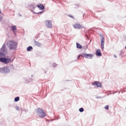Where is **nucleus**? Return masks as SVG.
Segmentation results:
<instances>
[{
  "mask_svg": "<svg viewBox=\"0 0 126 126\" xmlns=\"http://www.w3.org/2000/svg\"><path fill=\"white\" fill-rule=\"evenodd\" d=\"M105 109L106 110H109V106H108V105H106V106H105Z\"/></svg>",
  "mask_w": 126,
  "mask_h": 126,
  "instance_id": "nucleus-24",
  "label": "nucleus"
},
{
  "mask_svg": "<svg viewBox=\"0 0 126 126\" xmlns=\"http://www.w3.org/2000/svg\"><path fill=\"white\" fill-rule=\"evenodd\" d=\"M21 111H22V112H23V111H25V112H26V110H23L22 109H21Z\"/></svg>",
  "mask_w": 126,
  "mask_h": 126,
  "instance_id": "nucleus-30",
  "label": "nucleus"
},
{
  "mask_svg": "<svg viewBox=\"0 0 126 126\" xmlns=\"http://www.w3.org/2000/svg\"><path fill=\"white\" fill-rule=\"evenodd\" d=\"M10 28L14 33V35L16 36V32L17 31V28L16 27V26H12L10 27Z\"/></svg>",
  "mask_w": 126,
  "mask_h": 126,
  "instance_id": "nucleus-9",
  "label": "nucleus"
},
{
  "mask_svg": "<svg viewBox=\"0 0 126 126\" xmlns=\"http://www.w3.org/2000/svg\"><path fill=\"white\" fill-rule=\"evenodd\" d=\"M27 51L28 52H30V51H31V50H33V47L32 46H29L27 48Z\"/></svg>",
  "mask_w": 126,
  "mask_h": 126,
  "instance_id": "nucleus-17",
  "label": "nucleus"
},
{
  "mask_svg": "<svg viewBox=\"0 0 126 126\" xmlns=\"http://www.w3.org/2000/svg\"><path fill=\"white\" fill-rule=\"evenodd\" d=\"M6 54V47H5V44H3L1 48L0 49V56H5Z\"/></svg>",
  "mask_w": 126,
  "mask_h": 126,
  "instance_id": "nucleus-5",
  "label": "nucleus"
},
{
  "mask_svg": "<svg viewBox=\"0 0 126 126\" xmlns=\"http://www.w3.org/2000/svg\"><path fill=\"white\" fill-rule=\"evenodd\" d=\"M34 45L37 46V47H40V46H41V43L36 40H34Z\"/></svg>",
  "mask_w": 126,
  "mask_h": 126,
  "instance_id": "nucleus-14",
  "label": "nucleus"
},
{
  "mask_svg": "<svg viewBox=\"0 0 126 126\" xmlns=\"http://www.w3.org/2000/svg\"><path fill=\"white\" fill-rule=\"evenodd\" d=\"M11 59L10 58H0V62L4 63V64H7L9 63H11Z\"/></svg>",
  "mask_w": 126,
  "mask_h": 126,
  "instance_id": "nucleus-4",
  "label": "nucleus"
},
{
  "mask_svg": "<svg viewBox=\"0 0 126 126\" xmlns=\"http://www.w3.org/2000/svg\"><path fill=\"white\" fill-rule=\"evenodd\" d=\"M122 54H124V52H123Z\"/></svg>",
  "mask_w": 126,
  "mask_h": 126,
  "instance_id": "nucleus-37",
  "label": "nucleus"
},
{
  "mask_svg": "<svg viewBox=\"0 0 126 126\" xmlns=\"http://www.w3.org/2000/svg\"><path fill=\"white\" fill-rule=\"evenodd\" d=\"M125 49H126V47H125Z\"/></svg>",
  "mask_w": 126,
  "mask_h": 126,
  "instance_id": "nucleus-36",
  "label": "nucleus"
},
{
  "mask_svg": "<svg viewBox=\"0 0 126 126\" xmlns=\"http://www.w3.org/2000/svg\"><path fill=\"white\" fill-rule=\"evenodd\" d=\"M36 113L37 116H38L39 118H41V119L45 118V117L47 116L46 112H45V111H44V110H43L42 108H38L36 109Z\"/></svg>",
  "mask_w": 126,
  "mask_h": 126,
  "instance_id": "nucleus-2",
  "label": "nucleus"
},
{
  "mask_svg": "<svg viewBox=\"0 0 126 126\" xmlns=\"http://www.w3.org/2000/svg\"><path fill=\"white\" fill-rule=\"evenodd\" d=\"M45 24L47 28H52V21L47 20L45 21Z\"/></svg>",
  "mask_w": 126,
  "mask_h": 126,
  "instance_id": "nucleus-8",
  "label": "nucleus"
},
{
  "mask_svg": "<svg viewBox=\"0 0 126 126\" xmlns=\"http://www.w3.org/2000/svg\"><path fill=\"white\" fill-rule=\"evenodd\" d=\"M76 48L77 49H82V46L78 43H76Z\"/></svg>",
  "mask_w": 126,
  "mask_h": 126,
  "instance_id": "nucleus-15",
  "label": "nucleus"
},
{
  "mask_svg": "<svg viewBox=\"0 0 126 126\" xmlns=\"http://www.w3.org/2000/svg\"><path fill=\"white\" fill-rule=\"evenodd\" d=\"M105 44V38L102 37L101 40V48L102 51L104 50V45Z\"/></svg>",
  "mask_w": 126,
  "mask_h": 126,
  "instance_id": "nucleus-11",
  "label": "nucleus"
},
{
  "mask_svg": "<svg viewBox=\"0 0 126 126\" xmlns=\"http://www.w3.org/2000/svg\"><path fill=\"white\" fill-rule=\"evenodd\" d=\"M16 109L17 110V111H19V106H16Z\"/></svg>",
  "mask_w": 126,
  "mask_h": 126,
  "instance_id": "nucleus-26",
  "label": "nucleus"
},
{
  "mask_svg": "<svg viewBox=\"0 0 126 126\" xmlns=\"http://www.w3.org/2000/svg\"><path fill=\"white\" fill-rule=\"evenodd\" d=\"M92 85L94 86H97V87L101 88L102 87V84H101L99 82L95 81L92 83Z\"/></svg>",
  "mask_w": 126,
  "mask_h": 126,
  "instance_id": "nucleus-10",
  "label": "nucleus"
},
{
  "mask_svg": "<svg viewBox=\"0 0 126 126\" xmlns=\"http://www.w3.org/2000/svg\"><path fill=\"white\" fill-rule=\"evenodd\" d=\"M73 27L75 29H82V28H84V27L80 25V24H75L73 25Z\"/></svg>",
  "mask_w": 126,
  "mask_h": 126,
  "instance_id": "nucleus-7",
  "label": "nucleus"
},
{
  "mask_svg": "<svg viewBox=\"0 0 126 126\" xmlns=\"http://www.w3.org/2000/svg\"><path fill=\"white\" fill-rule=\"evenodd\" d=\"M43 12H44V11H41V12H39L38 13L33 12V13H35V14H42V13H43Z\"/></svg>",
  "mask_w": 126,
  "mask_h": 126,
  "instance_id": "nucleus-21",
  "label": "nucleus"
},
{
  "mask_svg": "<svg viewBox=\"0 0 126 126\" xmlns=\"http://www.w3.org/2000/svg\"><path fill=\"white\" fill-rule=\"evenodd\" d=\"M6 45L7 48L11 51H15L17 49L18 43L14 40H9L7 41Z\"/></svg>",
  "mask_w": 126,
  "mask_h": 126,
  "instance_id": "nucleus-1",
  "label": "nucleus"
},
{
  "mask_svg": "<svg viewBox=\"0 0 126 126\" xmlns=\"http://www.w3.org/2000/svg\"><path fill=\"white\" fill-rule=\"evenodd\" d=\"M36 7H38L40 10H43V9H45V7L42 4L40 5H36Z\"/></svg>",
  "mask_w": 126,
  "mask_h": 126,
  "instance_id": "nucleus-13",
  "label": "nucleus"
},
{
  "mask_svg": "<svg viewBox=\"0 0 126 126\" xmlns=\"http://www.w3.org/2000/svg\"><path fill=\"white\" fill-rule=\"evenodd\" d=\"M0 14H1V11L0 10Z\"/></svg>",
  "mask_w": 126,
  "mask_h": 126,
  "instance_id": "nucleus-33",
  "label": "nucleus"
},
{
  "mask_svg": "<svg viewBox=\"0 0 126 126\" xmlns=\"http://www.w3.org/2000/svg\"><path fill=\"white\" fill-rule=\"evenodd\" d=\"M24 80L25 83H29V80H28V79L25 78L24 79Z\"/></svg>",
  "mask_w": 126,
  "mask_h": 126,
  "instance_id": "nucleus-20",
  "label": "nucleus"
},
{
  "mask_svg": "<svg viewBox=\"0 0 126 126\" xmlns=\"http://www.w3.org/2000/svg\"><path fill=\"white\" fill-rule=\"evenodd\" d=\"M82 58H85V59H88L90 60L93 59V55L87 53H83Z\"/></svg>",
  "mask_w": 126,
  "mask_h": 126,
  "instance_id": "nucleus-6",
  "label": "nucleus"
},
{
  "mask_svg": "<svg viewBox=\"0 0 126 126\" xmlns=\"http://www.w3.org/2000/svg\"><path fill=\"white\" fill-rule=\"evenodd\" d=\"M86 38H87V39H88V35H86Z\"/></svg>",
  "mask_w": 126,
  "mask_h": 126,
  "instance_id": "nucleus-31",
  "label": "nucleus"
},
{
  "mask_svg": "<svg viewBox=\"0 0 126 126\" xmlns=\"http://www.w3.org/2000/svg\"><path fill=\"white\" fill-rule=\"evenodd\" d=\"M10 72V69L8 66H4L3 67H0V73H8Z\"/></svg>",
  "mask_w": 126,
  "mask_h": 126,
  "instance_id": "nucleus-3",
  "label": "nucleus"
},
{
  "mask_svg": "<svg viewBox=\"0 0 126 126\" xmlns=\"http://www.w3.org/2000/svg\"><path fill=\"white\" fill-rule=\"evenodd\" d=\"M124 92H126V88H124Z\"/></svg>",
  "mask_w": 126,
  "mask_h": 126,
  "instance_id": "nucleus-29",
  "label": "nucleus"
},
{
  "mask_svg": "<svg viewBox=\"0 0 126 126\" xmlns=\"http://www.w3.org/2000/svg\"><path fill=\"white\" fill-rule=\"evenodd\" d=\"M31 76H32V77H33V75H32Z\"/></svg>",
  "mask_w": 126,
  "mask_h": 126,
  "instance_id": "nucleus-35",
  "label": "nucleus"
},
{
  "mask_svg": "<svg viewBox=\"0 0 126 126\" xmlns=\"http://www.w3.org/2000/svg\"><path fill=\"white\" fill-rule=\"evenodd\" d=\"M114 58H117V56H116V55H114Z\"/></svg>",
  "mask_w": 126,
  "mask_h": 126,
  "instance_id": "nucleus-32",
  "label": "nucleus"
},
{
  "mask_svg": "<svg viewBox=\"0 0 126 126\" xmlns=\"http://www.w3.org/2000/svg\"><path fill=\"white\" fill-rule=\"evenodd\" d=\"M69 17H71V18H74V17H73V16L71 15H68Z\"/></svg>",
  "mask_w": 126,
  "mask_h": 126,
  "instance_id": "nucleus-27",
  "label": "nucleus"
},
{
  "mask_svg": "<svg viewBox=\"0 0 126 126\" xmlns=\"http://www.w3.org/2000/svg\"><path fill=\"white\" fill-rule=\"evenodd\" d=\"M82 56H83V53L81 54H80L78 57H77V59H79V58H80L81 57H82Z\"/></svg>",
  "mask_w": 126,
  "mask_h": 126,
  "instance_id": "nucleus-22",
  "label": "nucleus"
},
{
  "mask_svg": "<svg viewBox=\"0 0 126 126\" xmlns=\"http://www.w3.org/2000/svg\"><path fill=\"white\" fill-rule=\"evenodd\" d=\"M96 55L97 57H101L102 56V53H101V50L97 49L96 51Z\"/></svg>",
  "mask_w": 126,
  "mask_h": 126,
  "instance_id": "nucleus-12",
  "label": "nucleus"
},
{
  "mask_svg": "<svg viewBox=\"0 0 126 126\" xmlns=\"http://www.w3.org/2000/svg\"><path fill=\"white\" fill-rule=\"evenodd\" d=\"M79 112H80V113H83V112H84V109L83 108H80L79 109Z\"/></svg>",
  "mask_w": 126,
  "mask_h": 126,
  "instance_id": "nucleus-19",
  "label": "nucleus"
},
{
  "mask_svg": "<svg viewBox=\"0 0 126 126\" xmlns=\"http://www.w3.org/2000/svg\"><path fill=\"white\" fill-rule=\"evenodd\" d=\"M52 65H53V67H56V66H57V65H58V64H57V63H53Z\"/></svg>",
  "mask_w": 126,
  "mask_h": 126,
  "instance_id": "nucleus-23",
  "label": "nucleus"
},
{
  "mask_svg": "<svg viewBox=\"0 0 126 126\" xmlns=\"http://www.w3.org/2000/svg\"><path fill=\"white\" fill-rule=\"evenodd\" d=\"M31 8L32 10H34L35 8H37V5H35V6L32 5L31 6Z\"/></svg>",
  "mask_w": 126,
  "mask_h": 126,
  "instance_id": "nucleus-16",
  "label": "nucleus"
},
{
  "mask_svg": "<svg viewBox=\"0 0 126 126\" xmlns=\"http://www.w3.org/2000/svg\"><path fill=\"white\" fill-rule=\"evenodd\" d=\"M2 20V17L1 16H0V21H1Z\"/></svg>",
  "mask_w": 126,
  "mask_h": 126,
  "instance_id": "nucleus-28",
  "label": "nucleus"
},
{
  "mask_svg": "<svg viewBox=\"0 0 126 126\" xmlns=\"http://www.w3.org/2000/svg\"><path fill=\"white\" fill-rule=\"evenodd\" d=\"M19 99H20L19 96H17L14 98V101L18 102V101H19Z\"/></svg>",
  "mask_w": 126,
  "mask_h": 126,
  "instance_id": "nucleus-18",
  "label": "nucleus"
},
{
  "mask_svg": "<svg viewBox=\"0 0 126 126\" xmlns=\"http://www.w3.org/2000/svg\"><path fill=\"white\" fill-rule=\"evenodd\" d=\"M20 16H21V14H19Z\"/></svg>",
  "mask_w": 126,
  "mask_h": 126,
  "instance_id": "nucleus-34",
  "label": "nucleus"
},
{
  "mask_svg": "<svg viewBox=\"0 0 126 126\" xmlns=\"http://www.w3.org/2000/svg\"><path fill=\"white\" fill-rule=\"evenodd\" d=\"M96 98H97V99H101V98H104V97L97 96Z\"/></svg>",
  "mask_w": 126,
  "mask_h": 126,
  "instance_id": "nucleus-25",
  "label": "nucleus"
}]
</instances>
